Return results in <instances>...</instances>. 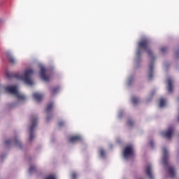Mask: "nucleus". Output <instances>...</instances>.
Returning a JSON list of instances; mask_svg holds the SVG:
<instances>
[{"mask_svg": "<svg viewBox=\"0 0 179 179\" xmlns=\"http://www.w3.org/2000/svg\"><path fill=\"white\" fill-rule=\"evenodd\" d=\"M33 73H34V71L31 69H28L25 70L24 75L17 73L15 75H13L10 73H6V76L8 79H11V78H15L20 80H22L25 85H28L29 86H33L34 83L31 80V76H33Z\"/></svg>", "mask_w": 179, "mask_h": 179, "instance_id": "1", "label": "nucleus"}, {"mask_svg": "<svg viewBox=\"0 0 179 179\" xmlns=\"http://www.w3.org/2000/svg\"><path fill=\"white\" fill-rule=\"evenodd\" d=\"M142 50L146 51L148 57H151L152 59L155 61V57L153 56V52L150 49V41L149 39H143L138 43V49L137 50L136 55L139 58L142 54Z\"/></svg>", "mask_w": 179, "mask_h": 179, "instance_id": "2", "label": "nucleus"}, {"mask_svg": "<svg viewBox=\"0 0 179 179\" xmlns=\"http://www.w3.org/2000/svg\"><path fill=\"white\" fill-rule=\"evenodd\" d=\"M5 90L6 92H8V93H10V94H14V96H16L19 100L26 99V96H24V95L19 92V91L17 90V86L16 85H9L8 87H6Z\"/></svg>", "mask_w": 179, "mask_h": 179, "instance_id": "3", "label": "nucleus"}, {"mask_svg": "<svg viewBox=\"0 0 179 179\" xmlns=\"http://www.w3.org/2000/svg\"><path fill=\"white\" fill-rule=\"evenodd\" d=\"M38 121V119L37 117H34L31 118V125L29 127V142H31L33 139H34V128L37 127V122Z\"/></svg>", "mask_w": 179, "mask_h": 179, "instance_id": "4", "label": "nucleus"}, {"mask_svg": "<svg viewBox=\"0 0 179 179\" xmlns=\"http://www.w3.org/2000/svg\"><path fill=\"white\" fill-rule=\"evenodd\" d=\"M123 155L125 159L129 156H134V147L132 145L127 146L124 150Z\"/></svg>", "mask_w": 179, "mask_h": 179, "instance_id": "5", "label": "nucleus"}, {"mask_svg": "<svg viewBox=\"0 0 179 179\" xmlns=\"http://www.w3.org/2000/svg\"><path fill=\"white\" fill-rule=\"evenodd\" d=\"M173 134L174 127L171 126L168 128L166 131L162 132V136H164V138H166V139H171Z\"/></svg>", "mask_w": 179, "mask_h": 179, "instance_id": "6", "label": "nucleus"}, {"mask_svg": "<svg viewBox=\"0 0 179 179\" xmlns=\"http://www.w3.org/2000/svg\"><path fill=\"white\" fill-rule=\"evenodd\" d=\"M47 70L45 69V68H41V78L42 80H44L45 82H48L50 80V77L45 74Z\"/></svg>", "mask_w": 179, "mask_h": 179, "instance_id": "7", "label": "nucleus"}, {"mask_svg": "<svg viewBox=\"0 0 179 179\" xmlns=\"http://www.w3.org/2000/svg\"><path fill=\"white\" fill-rule=\"evenodd\" d=\"M163 164L164 166L169 164V152L166 148H164Z\"/></svg>", "mask_w": 179, "mask_h": 179, "instance_id": "8", "label": "nucleus"}, {"mask_svg": "<svg viewBox=\"0 0 179 179\" xmlns=\"http://www.w3.org/2000/svg\"><path fill=\"white\" fill-rule=\"evenodd\" d=\"M146 174L150 179H155L153 173H152V165H148L146 167Z\"/></svg>", "mask_w": 179, "mask_h": 179, "instance_id": "9", "label": "nucleus"}, {"mask_svg": "<svg viewBox=\"0 0 179 179\" xmlns=\"http://www.w3.org/2000/svg\"><path fill=\"white\" fill-rule=\"evenodd\" d=\"M82 137L80 136H74L69 138V142L73 143V142H80Z\"/></svg>", "mask_w": 179, "mask_h": 179, "instance_id": "10", "label": "nucleus"}, {"mask_svg": "<svg viewBox=\"0 0 179 179\" xmlns=\"http://www.w3.org/2000/svg\"><path fill=\"white\" fill-rule=\"evenodd\" d=\"M168 173L171 178H175L176 177V169L174 167L170 166L168 170Z\"/></svg>", "mask_w": 179, "mask_h": 179, "instance_id": "11", "label": "nucleus"}, {"mask_svg": "<svg viewBox=\"0 0 179 179\" xmlns=\"http://www.w3.org/2000/svg\"><path fill=\"white\" fill-rule=\"evenodd\" d=\"M33 97L36 101H41V100H43V97H44V96L40 93L36 92L33 94Z\"/></svg>", "mask_w": 179, "mask_h": 179, "instance_id": "12", "label": "nucleus"}, {"mask_svg": "<svg viewBox=\"0 0 179 179\" xmlns=\"http://www.w3.org/2000/svg\"><path fill=\"white\" fill-rule=\"evenodd\" d=\"M168 91L169 93L173 92V80L171 78L168 79Z\"/></svg>", "mask_w": 179, "mask_h": 179, "instance_id": "13", "label": "nucleus"}, {"mask_svg": "<svg viewBox=\"0 0 179 179\" xmlns=\"http://www.w3.org/2000/svg\"><path fill=\"white\" fill-rule=\"evenodd\" d=\"M7 55V58L8 59V61H10V62L11 64H16V60L15 59V58L12 56V54L7 52L6 53Z\"/></svg>", "mask_w": 179, "mask_h": 179, "instance_id": "14", "label": "nucleus"}, {"mask_svg": "<svg viewBox=\"0 0 179 179\" xmlns=\"http://www.w3.org/2000/svg\"><path fill=\"white\" fill-rule=\"evenodd\" d=\"M155 68V65L153 64V63H152L150 65V67H149V78L150 79H152V78H153V69Z\"/></svg>", "mask_w": 179, "mask_h": 179, "instance_id": "15", "label": "nucleus"}, {"mask_svg": "<svg viewBox=\"0 0 179 179\" xmlns=\"http://www.w3.org/2000/svg\"><path fill=\"white\" fill-rule=\"evenodd\" d=\"M52 108H54V102H50L46 107V113H50V111L52 110Z\"/></svg>", "mask_w": 179, "mask_h": 179, "instance_id": "16", "label": "nucleus"}, {"mask_svg": "<svg viewBox=\"0 0 179 179\" xmlns=\"http://www.w3.org/2000/svg\"><path fill=\"white\" fill-rule=\"evenodd\" d=\"M13 143L14 145L22 148V143H20V141L18 138H15V140L13 141Z\"/></svg>", "mask_w": 179, "mask_h": 179, "instance_id": "17", "label": "nucleus"}, {"mask_svg": "<svg viewBox=\"0 0 179 179\" xmlns=\"http://www.w3.org/2000/svg\"><path fill=\"white\" fill-rule=\"evenodd\" d=\"M159 101V107H164V106H166V100H164V99H160Z\"/></svg>", "mask_w": 179, "mask_h": 179, "instance_id": "18", "label": "nucleus"}, {"mask_svg": "<svg viewBox=\"0 0 179 179\" xmlns=\"http://www.w3.org/2000/svg\"><path fill=\"white\" fill-rule=\"evenodd\" d=\"M131 101L133 104H138V103H139V99L136 98V96H133L131 98Z\"/></svg>", "mask_w": 179, "mask_h": 179, "instance_id": "19", "label": "nucleus"}, {"mask_svg": "<svg viewBox=\"0 0 179 179\" xmlns=\"http://www.w3.org/2000/svg\"><path fill=\"white\" fill-rule=\"evenodd\" d=\"M59 92V87H56L52 90V94H55V93H58Z\"/></svg>", "mask_w": 179, "mask_h": 179, "instance_id": "20", "label": "nucleus"}, {"mask_svg": "<svg viewBox=\"0 0 179 179\" xmlns=\"http://www.w3.org/2000/svg\"><path fill=\"white\" fill-rule=\"evenodd\" d=\"M127 124L129 125V127H134V121L131 119H129L127 121Z\"/></svg>", "mask_w": 179, "mask_h": 179, "instance_id": "21", "label": "nucleus"}, {"mask_svg": "<svg viewBox=\"0 0 179 179\" xmlns=\"http://www.w3.org/2000/svg\"><path fill=\"white\" fill-rule=\"evenodd\" d=\"M36 166H30L29 171L30 173H31L34 171H36Z\"/></svg>", "mask_w": 179, "mask_h": 179, "instance_id": "22", "label": "nucleus"}, {"mask_svg": "<svg viewBox=\"0 0 179 179\" xmlns=\"http://www.w3.org/2000/svg\"><path fill=\"white\" fill-rule=\"evenodd\" d=\"M166 51H167V47H162L161 48V52H162V54H164V52H166Z\"/></svg>", "mask_w": 179, "mask_h": 179, "instance_id": "23", "label": "nucleus"}, {"mask_svg": "<svg viewBox=\"0 0 179 179\" xmlns=\"http://www.w3.org/2000/svg\"><path fill=\"white\" fill-rule=\"evenodd\" d=\"M46 179H57V177H55V175H50L46 178Z\"/></svg>", "mask_w": 179, "mask_h": 179, "instance_id": "24", "label": "nucleus"}, {"mask_svg": "<svg viewBox=\"0 0 179 179\" xmlns=\"http://www.w3.org/2000/svg\"><path fill=\"white\" fill-rule=\"evenodd\" d=\"M10 143H12V140H6L5 141V145L8 146V145H10Z\"/></svg>", "mask_w": 179, "mask_h": 179, "instance_id": "25", "label": "nucleus"}, {"mask_svg": "<svg viewBox=\"0 0 179 179\" xmlns=\"http://www.w3.org/2000/svg\"><path fill=\"white\" fill-rule=\"evenodd\" d=\"M100 155H101V157H104V156H106V152L103 151V150H101Z\"/></svg>", "mask_w": 179, "mask_h": 179, "instance_id": "26", "label": "nucleus"}, {"mask_svg": "<svg viewBox=\"0 0 179 179\" xmlns=\"http://www.w3.org/2000/svg\"><path fill=\"white\" fill-rule=\"evenodd\" d=\"M64 124H65V122H60L58 123L59 127H64Z\"/></svg>", "mask_w": 179, "mask_h": 179, "instance_id": "27", "label": "nucleus"}, {"mask_svg": "<svg viewBox=\"0 0 179 179\" xmlns=\"http://www.w3.org/2000/svg\"><path fill=\"white\" fill-rule=\"evenodd\" d=\"M76 177H77L76 173H73V174H72V178H73V179H76Z\"/></svg>", "mask_w": 179, "mask_h": 179, "instance_id": "28", "label": "nucleus"}, {"mask_svg": "<svg viewBox=\"0 0 179 179\" xmlns=\"http://www.w3.org/2000/svg\"><path fill=\"white\" fill-rule=\"evenodd\" d=\"M150 145L151 148H153V146H155V143H153V141H150Z\"/></svg>", "mask_w": 179, "mask_h": 179, "instance_id": "29", "label": "nucleus"}, {"mask_svg": "<svg viewBox=\"0 0 179 179\" xmlns=\"http://www.w3.org/2000/svg\"><path fill=\"white\" fill-rule=\"evenodd\" d=\"M46 121H50V117H46Z\"/></svg>", "mask_w": 179, "mask_h": 179, "instance_id": "30", "label": "nucleus"}, {"mask_svg": "<svg viewBox=\"0 0 179 179\" xmlns=\"http://www.w3.org/2000/svg\"><path fill=\"white\" fill-rule=\"evenodd\" d=\"M176 55L178 57V52H176Z\"/></svg>", "mask_w": 179, "mask_h": 179, "instance_id": "31", "label": "nucleus"}]
</instances>
